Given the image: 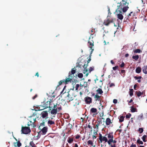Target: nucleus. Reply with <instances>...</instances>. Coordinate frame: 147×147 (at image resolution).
<instances>
[{
    "label": "nucleus",
    "mask_w": 147,
    "mask_h": 147,
    "mask_svg": "<svg viewBox=\"0 0 147 147\" xmlns=\"http://www.w3.org/2000/svg\"><path fill=\"white\" fill-rule=\"evenodd\" d=\"M131 0H122L119 3H118V4H119V5L117 6V9L122 11L124 13L129 8V1L131 3Z\"/></svg>",
    "instance_id": "obj_1"
},
{
    "label": "nucleus",
    "mask_w": 147,
    "mask_h": 147,
    "mask_svg": "<svg viewBox=\"0 0 147 147\" xmlns=\"http://www.w3.org/2000/svg\"><path fill=\"white\" fill-rule=\"evenodd\" d=\"M86 62L85 61H84L83 62L81 61L79 62L77 64V66L78 67H79L81 68L82 67H83L84 68L83 73L84 74H86V76H88V73H87L88 71V69H87V66H85V64Z\"/></svg>",
    "instance_id": "obj_2"
},
{
    "label": "nucleus",
    "mask_w": 147,
    "mask_h": 147,
    "mask_svg": "<svg viewBox=\"0 0 147 147\" xmlns=\"http://www.w3.org/2000/svg\"><path fill=\"white\" fill-rule=\"evenodd\" d=\"M108 16L107 17V19L105 20L103 22L104 24L106 26H108L111 23H113L114 22V20H115V19H110V16H109L111 15V13H110V8L109 7H108Z\"/></svg>",
    "instance_id": "obj_3"
},
{
    "label": "nucleus",
    "mask_w": 147,
    "mask_h": 147,
    "mask_svg": "<svg viewBox=\"0 0 147 147\" xmlns=\"http://www.w3.org/2000/svg\"><path fill=\"white\" fill-rule=\"evenodd\" d=\"M72 81L71 79L70 78H67L65 79L61 80L58 82V85L57 86H59L62 84H64L66 85L68 84L69 82H71Z\"/></svg>",
    "instance_id": "obj_4"
},
{
    "label": "nucleus",
    "mask_w": 147,
    "mask_h": 147,
    "mask_svg": "<svg viewBox=\"0 0 147 147\" xmlns=\"http://www.w3.org/2000/svg\"><path fill=\"white\" fill-rule=\"evenodd\" d=\"M36 118L34 116L32 115L30 116L29 117V121L30 122V124H28V126H30V125H31L33 127H35L36 126L34 123L36 121Z\"/></svg>",
    "instance_id": "obj_5"
},
{
    "label": "nucleus",
    "mask_w": 147,
    "mask_h": 147,
    "mask_svg": "<svg viewBox=\"0 0 147 147\" xmlns=\"http://www.w3.org/2000/svg\"><path fill=\"white\" fill-rule=\"evenodd\" d=\"M21 131L22 133L24 134H28L31 132L30 127H22Z\"/></svg>",
    "instance_id": "obj_6"
},
{
    "label": "nucleus",
    "mask_w": 147,
    "mask_h": 147,
    "mask_svg": "<svg viewBox=\"0 0 147 147\" xmlns=\"http://www.w3.org/2000/svg\"><path fill=\"white\" fill-rule=\"evenodd\" d=\"M41 130L39 131V132H38V135L37 136V137H38L37 138V139L39 138L40 136V135H39L40 134H42V135H45L46 134L47 132V131L48 128L46 127H44L42 128H41V129H40Z\"/></svg>",
    "instance_id": "obj_7"
},
{
    "label": "nucleus",
    "mask_w": 147,
    "mask_h": 147,
    "mask_svg": "<svg viewBox=\"0 0 147 147\" xmlns=\"http://www.w3.org/2000/svg\"><path fill=\"white\" fill-rule=\"evenodd\" d=\"M93 37H92V38H91L90 37L89 38V41H88V43L89 44L88 45V46L89 48H90V49L92 50L91 53L90 54L92 53L93 51L94 50V49H92V47L94 46V41L93 40Z\"/></svg>",
    "instance_id": "obj_8"
},
{
    "label": "nucleus",
    "mask_w": 147,
    "mask_h": 147,
    "mask_svg": "<svg viewBox=\"0 0 147 147\" xmlns=\"http://www.w3.org/2000/svg\"><path fill=\"white\" fill-rule=\"evenodd\" d=\"M74 98V95L72 94H70L68 93V94L66 97L65 100L67 102H70Z\"/></svg>",
    "instance_id": "obj_9"
},
{
    "label": "nucleus",
    "mask_w": 147,
    "mask_h": 147,
    "mask_svg": "<svg viewBox=\"0 0 147 147\" xmlns=\"http://www.w3.org/2000/svg\"><path fill=\"white\" fill-rule=\"evenodd\" d=\"M122 11H120L117 9L115 11V13L117 15L118 18L120 20L123 19V16L122 14Z\"/></svg>",
    "instance_id": "obj_10"
},
{
    "label": "nucleus",
    "mask_w": 147,
    "mask_h": 147,
    "mask_svg": "<svg viewBox=\"0 0 147 147\" xmlns=\"http://www.w3.org/2000/svg\"><path fill=\"white\" fill-rule=\"evenodd\" d=\"M74 68H72L71 71H69L68 74V78L71 79V81H72V79L74 78V74L76 73V69H74Z\"/></svg>",
    "instance_id": "obj_11"
},
{
    "label": "nucleus",
    "mask_w": 147,
    "mask_h": 147,
    "mask_svg": "<svg viewBox=\"0 0 147 147\" xmlns=\"http://www.w3.org/2000/svg\"><path fill=\"white\" fill-rule=\"evenodd\" d=\"M84 100L86 104H90L92 102V99L91 98L87 96L85 98Z\"/></svg>",
    "instance_id": "obj_12"
},
{
    "label": "nucleus",
    "mask_w": 147,
    "mask_h": 147,
    "mask_svg": "<svg viewBox=\"0 0 147 147\" xmlns=\"http://www.w3.org/2000/svg\"><path fill=\"white\" fill-rule=\"evenodd\" d=\"M41 117L43 118H45L46 117L47 118L48 116V113L47 111H43L41 113Z\"/></svg>",
    "instance_id": "obj_13"
},
{
    "label": "nucleus",
    "mask_w": 147,
    "mask_h": 147,
    "mask_svg": "<svg viewBox=\"0 0 147 147\" xmlns=\"http://www.w3.org/2000/svg\"><path fill=\"white\" fill-rule=\"evenodd\" d=\"M53 108L57 109L58 111H60L61 109V106L59 104H56L55 105H54Z\"/></svg>",
    "instance_id": "obj_14"
},
{
    "label": "nucleus",
    "mask_w": 147,
    "mask_h": 147,
    "mask_svg": "<svg viewBox=\"0 0 147 147\" xmlns=\"http://www.w3.org/2000/svg\"><path fill=\"white\" fill-rule=\"evenodd\" d=\"M50 103V101H47L46 102H45L43 104V107L45 109L47 108H49L50 107V105L49 104Z\"/></svg>",
    "instance_id": "obj_15"
},
{
    "label": "nucleus",
    "mask_w": 147,
    "mask_h": 147,
    "mask_svg": "<svg viewBox=\"0 0 147 147\" xmlns=\"http://www.w3.org/2000/svg\"><path fill=\"white\" fill-rule=\"evenodd\" d=\"M105 122L106 125H109L112 123V121L109 118H107L106 119Z\"/></svg>",
    "instance_id": "obj_16"
},
{
    "label": "nucleus",
    "mask_w": 147,
    "mask_h": 147,
    "mask_svg": "<svg viewBox=\"0 0 147 147\" xmlns=\"http://www.w3.org/2000/svg\"><path fill=\"white\" fill-rule=\"evenodd\" d=\"M97 110L96 108H91L90 110V113H95V114L96 115L97 113Z\"/></svg>",
    "instance_id": "obj_17"
},
{
    "label": "nucleus",
    "mask_w": 147,
    "mask_h": 147,
    "mask_svg": "<svg viewBox=\"0 0 147 147\" xmlns=\"http://www.w3.org/2000/svg\"><path fill=\"white\" fill-rule=\"evenodd\" d=\"M102 123V121L101 120H100L97 122V124L94 127V128H96V129H98V126L100 124H101Z\"/></svg>",
    "instance_id": "obj_18"
},
{
    "label": "nucleus",
    "mask_w": 147,
    "mask_h": 147,
    "mask_svg": "<svg viewBox=\"0 0 147 147\" xmlns=\"http://www.w3.org/2000/svg\"><path fill=\"white\" fill-rule=\"evenodd\" d=\"M108 135L107 137L109 139H113V136L112 133H109V134H106L105 135V136Z\"/></svg>",
    "instance_id": "obj_19"
},
{
    "label": "nucleus",
    "mask_w": 147,
    "mask_h": 147,
    "mask_svg": "<svg viewBox=\"0 0 147 147\" xmlns=\"http://www.w3.org/2000/svg\"><path fill=\"white\" fill-rule=\"evenodd\" d=\"M57 109L56 108H54L53 109L51 112V114L55 115L57 112Z\"/></svg>",
    "instance_id": "obj_20"
},
{
    "label": "nucleus",
    "mask_w": 147,
    "mask_h": 147,
    "mask_svg": "<svg viewBox=\"0 0 147 147\" xmlns=\"http://www.w3.org/2000/svg\"><path fill=\"white\" fill-rule=\"evenodd\" d=\"M100 141V142L102 143V141H105V142H108V140L107 139L106 137L103 136Z\"/></svg>",
    "instance_id": "obj_21"
},
{
    "label": "nucleus",
    "mask_w": 147,
    "mask_h": 147,
    "mask_svg": "<svg viewBox=\"0 0 147 147\" xmlns=\"http://www.w3.org/2000/svg\"><path fill=\"white\" fill-rule=\"evenodd\" d=\"M111 142H113L114 144H115L117 142V141L115 140H113V139H109L108 142V143L109 145H111Z\"/></svg>",
    "instance_id": "obj_22"
},
{
    "label": "nucleus",
    "mask_w": 147,
    "mask_h": 147,
    "mask_svg": "<svg viewBox=\"0 0 147 147\" xmlns=\"http://www.w3.org/2000/svg\"><path fill=\"white\" fill-rule=\"evenodd\" d=\"M142 68L143 73L145 74H147V66H144Z\"/></svg>",
    "instance_id": "obj_23"
},
{
    "label": "nucleus",
    "mask_w": 147,
    "mask_h": 147,
    "mask_svg": "<svg viewBox=\"0 0 147 147\" xmlns=\"http://www.w3.org/2000/svg\"><path fill=\"white\" fill-rule=\"evenodd\" d=\"M96 91L97 92V94H102L103 93V91L100 88H99L97 89L96 90Z\"/></svg>",
    "instance_id": "obj_24"
},
{
    "label": "nucleus",
    "mask_w": 147,
    "mask_h": 147,
    "mask_svg": "<svg viewBox=\"0 0 147 147\" xmlns=\"http://www.w3.org/2000/svg\"><path fill=\"white\" fill-rule=\"evenodd\" d=\"M47 123L48 125L49 126L50 125H54L55 124V122L54 121H53L51 120H49L48 121Z\"/></svg>",
    "instance_id": "obj_25"
},
{
    "label": "nucleus",
    "mask_w": 147,
    "mask_h": 147,
    "mask_svg": "<svg viewBox=\"0 0 147 147\" xmlns=\"http://www.w3.org/2000/svg\"><path fill=\"white\" fill-rule=\"evenodd\" d=\"M131 108V112L134 113L136 112H137V109L136 108L132 106L130 107Z\"/></svg>",
    "instance_id": "obj_26"
},
{
    "label": "nucleus",
    "mask_w": 147,
    "mask_h": 147,
    "mask_svg": "<svg viewBox=\"0 0 147 147\" xmlns=\"http://www.w3.org/2000/svg\"><path fill=\"white\" fill-rule=\"evenodd\" d=\"M142 69L140 67H137L136 69V72L137 73H140L141 72Z\"/></svg>",
    "instance_id": "obj_27"
},
{
    "label": "nucleus",
    "mask_w": 147,
    "mask_h": 147,
    "mask_svg": "<svg viewBox=\"0 0 147 147\" xmlns=\"http://www.w3.org/2000/svg\"><path fill=\"white\" fill-rule=\"evenodd\" d=\"M100 96H98L97 94L94 96V98L96 101L100 100Z\"/></svg>",
    "instance_id": "obj_28"
},
{
    "label": "nucleus",
    "mask_w": 147,
    "mask_h": 147,
    "mask_svg": "<svg viewBox=\"0 0 147 147\" xmlns=\"http://www.w3.org/2000/svg\"><path fill=\"white\" fill-rule=\"evenodd\" d=\"M73 141L74 139L73 138H70L69 137L67 139V142L69 143H72L73 142Z\"/></svg>",
    "instance_id": "obj_29"
},
{
    "label": "nucleus",
    "mask_w": 147,
    "mask_h": 147,
    "mask_svg": "<svg viewBox=\"0 0 147 147\" xmlns=\"http://www.w3.org/2000/svg\"><path fill=\"white\" fill-rule=\"evenodd\" d=\"M30 145L32 147H37L35 144L33 142V141H31L30 142Z\"/></svg>",
    "instance_id": "obj_30"
},
{
    "label": "nucleus",
    "mask_w": 147,
    "mask_h": 147,
    "mask_svg": "<svg viewBox=\"0 0 147 147\" xmlns=\"http://www.w3.org/2000/svg\"><path fill=\"white\" fill-rule=\"evenodd\" d=\"M125 117L123 116H121L120 117V119H119V122L120 123L122 122L124 119Z\"/></svg>",
    "instance_id": "obj_31"
},
{
    "label": "nucleus",
    "mask_w": 147,
    "mask_h": 147,
    "mask_svg": "<svg viewBox=\"0 0 147 147\" xmlns=\"http://www.w3.org/2000/svg\"><path fill=\"white\" fill-rule=\"evenodd\" d=\"M134 53H140L142 52V51L139 49H137L134 51Z\"/></svg>",
    "instance_id": "obj_32"
},
{
    "label": "nucleus",
    "mask_w": 147,
    "mask_h": 147,
    "mask_svg": "<svg viewBox=\"0 0 147 147\" xmlns=\"http://www.w3.org/2000/svg\"><path fill=\"white\" fill-rule=\"evenodd\" d=\"M45 126V122L43 121V122L40 124V125L39 127L38 128L39 129H41V127H43Z\"/></svg>",
    "instance_id": "obj_33"
},
{
    "label": "nucleus",
    "mask_w": 147,
    "mask_h": 147,
    "mask_svg": "<svg viewBox=\"0 0 147 147\" xmlns=\"http://www.w3.org/2000/svg\"><path fill=\"white\" fill-rule=\"evenodd\" d=\"M134 90L133 89H130L129 91V94L130 96H132L133 95Z\"/></svg>",
    "instance_id": "obj_34"
},
{
    "label": "nucleus",
    "mask_w": 147,
    "mask_h": 147,
    "mask_svg": "<svg viewBox=\"0 0 147 147\" xmlns=\"http://www.w3.org/2000/svg\"><path fill=\"white\" fill-rule=\"evenodd\" d=\"M50 103L49 104V105H50V107H49V108H52L54 106V105H55L54 103H53V102L52 101H50Z\"/></svg>",
    "instance_id": "obj_35"
},
{
    "label": "nucleus",
    "mask_w": 147,
    "mask_h": 147,
    "mask_svg": "<svg viewBox=\"0 0 147 147\" xmlns=\"http://www.w3.org/2000/svg\"><path fill=\"white\" fill-rule=\"evenodd\" d=\"M132 58L135 60L137 61L139 58V56L137 55L135 56H133L132 57Z\"/></svg>",
    "instance_id": "obj_36"
},
{
    "label": "nucleus",
    "mask_w": 147,
    "mask_h": 147,
    "mask_svg": "<svg viewBox=\"0 0 147 147\" xmlns=\"http://www.w3.org/2000/svg\"><path fill=\"white\" fill-rule=\"evenodd\" d=\"M88 73H90L94 69V67H90V68L89 69V70H88ZM87 73H88L87 72Z\"/></svg>",
    "instance_id": "obj_37"
},
{
    "label": "nucleus",
    "mask_w": 147,
    "mask_h": 147,
    "mask_svg": "<svg viewBox=\"0 0 147 147\" xmlns=\"http://www.w3.org/2000/svg\"><path fill=\"white\" fill-rule=\"evenodd\" d=\"M87 143H88V144L89 145H91V146H92L93 145V143L92 141L91 140H89L88 142Z\"/></svg>",
    "instance_id": "obj_38"
},
{
    "label": "nucleus",
    "mask_w": 147,
    "mask_h": 147,
    "mask_svg": "<svg viewBox=\"0 0 147 147\" xmlns=\"http://www.w3.org/2000/svg\"><path fill=\"white\" fill-rule=\"evenodd\" d=\"M143 118V115L142 113H141L139 116H138V119L139 120H140L141 119H142Z\"/></svg>",
    "instance_id": "obj_39"
},
{
    "label": "nucleus",
    "mask_w": 147,
    "mask_h": 147,
    "mask_svg": "<svg viewBox=\"0 0 147 147\" xmlns=\"http://www.w3.org/2000/svg\"><path fill=\"white\" fill-rule=\"evenodd\" d=\"M146 136L145 135H144L142 137V139L143 140V141L144 142H146Z\"/></svg>",
    "instance_id": "obj_40"
},
{
    "label": "nucleus",
    "mask_w": 147,
    "mask_h": 147,
    "mask_svg": "<svg viewBox=\"0 0 147 147\" xmlns=\"http://www.w3.org/2000/svg\"><path fill=\"white\" fill-rule=\"evenodd\" d=\"M131 116V114L130 113H129L126 115V116H125L126 118V119L129 118Z\"/></svg>",
    "instance_id": "obj_41"
},
{
    "label": "nucleus",
    "mask_w": 147,
    "mask_h": 147,
    "mask_svg": "<svg viewBox=\"0 0 147 147\" xmlns=\"http://www.w3.org/2000/svg\"><path fill=\"white\" fill-rule=\"evenodd\" d=\"M137 142L138 143L141 144H143V143L142 141L140 140V139H138L137 140Z\"/></svg>",
    "instance_id": "obj_42"
},
{
    "label": "nucleus",
    "mask_w": 147,
    "mask_h": 147,
    "mask_svg": "<svg viewBox=\"0 0 147 147\" xmlns=\"http://www.w3.org/2000/svg\"><path fill=\"white\" fill-rule=\"evenodd\" d=\"M138 131L140 132V134H141L143 131V129L142 128H139L138 129Z\"/></svg>",
    "instance_id": "obj_43"
},
{
    "label": "nucleus",
    "mask_w": 147,
    "mask_h": 147,
    "mask_svg": "<svg viewBox=\"0 0 147 147\" xmlns=\"http://www.w3.org/2000/svg\"><path fill=\"white\" fill-rule=\"evenodd\" d=\"M17 146L18 147H20L21 146L22 144L20 142V141H18V142H17Z\"/></svg>",
    "instance_id": "obj_44"
},
{
    "label": "nucleus",
    "mask_w": 147,
    "mask_h": 147,
    "mask_svg": "<svg viewBox=\"0 0 147 147\" xmlns=\"http://www.w3.org/2000/svg\"><path fill=\"white\" fill-rule=\"evenodd\" d=\"M78 77L79 78H82L83 77V74L82 73H79L78 75Z\"/></svg>",
    "instance_id": "obj_45"
},
{
    "label": "nucleus",
    "mask_w": 147,
    "mask_h": 147,
    "mask_svg": "<svg viewBox=\"0 0 147 147\" xmlns=\"http://www.w3.org/2000/svg\"><path fill=\"white\" fill-rule=\"evenodd\" d=\"M143 94L142 92H141L140 91H139L137 93V96L138 97L140 96L141 95Z\"/></svg>",
    "instance_id": "obj_46"
},
{
    "label": "nucleus",
    "mask_w": 147,
    "mask_h": 147,
    "mask_svg": "<svg viewBox=\"0 0 147 147\" xmlns=\"http://www.w3.org/2000/svg\"><path fill=\"white\" fill-rule=\"evenodd\" d=\"M98 129H96V130H94V131L93 134L94 135H96L97 134V131H98Z\"/></svg>",
    "instance_id": "obj_47"
},
{
    "label": "nucleus",
    "mask_w": 147,
    "mask_h": 147,
    "mask_svg": "<svg viewBox=\"0 0 147 147\" xmlns=\"http://www.w3.org/2000/svg\"><path fill=\"white\" fill-rule=\"evenodd\" d=\"M134 78L136 80H138V79H141L142 77L141 76H138V77H137V76H134Z\"/></svg>",
    "instance_id": "obj_48"
},
{
    "label": "nucleus",
    "mask_w": 147,
    "mask_h": 147,
    "mask_svg": "<svg viewBox=\"0 0 147 147\" xmlns=\"http://www.w3.org/2000/svg\"><path fill=\"white\" fill-rule=\"evenodd\" d=\"M109 84H110V85H109V87H112L115 86V84L113 83H111L110 84V83L109 82Z\"/></svg>",
    "instance_id": "obj_49"
},
{
    "label": "nucleus",
    "mask_w": 147,
    "mask_h": 147,
    "mask_svg": "<svg viewBox=\"0 0 147 147\" xmlns=\"http://www.w3.org/2000/svg\"><path fill=\"white\" fill-rule=\"evenodd\" d=\"M79 86H80L78 84H77L76 85V89H75L76 90H78V88L79 87Z\"/></svg>",
    "instance_id": "obj_50"
},
{
    "label": "nucleus",
    "mask_w": 147,
    "mask_h": 147,
    "mask_svg": "<svg viewBox=\"0 0 147 147\" xmlns=\"http://www.w3.org/2000/svg\"><path fill=\"white\" fill-rule=\"evenodd\" d=\"M118 68V66H115V67H113V70H115L116 69H117Z\"/></svg>",
    "instance_id": "obj_51"
},
{
    "label": "nucleus",
    "mask_w": 147,
    "mask_h": 147,
    "mask_svg": "<svg viewBox=\"0 0 147 147\" xmlns=\"http://www.w3.org/2000/svg\"><path fill=\"white\" fill-rule=\"evenodd\" d=\"M125 65V63H124L123 62L121 65H120V66L121 67H123Z\"/></svg>",
    "instance_id": "obj_52"
},
{
    "label": "nucleus",
    "mask_w": 147,
    "mask_h": 147,
    "mask_svg": "<svg viewBox=\"0 0 147 147\" xmlns=\"http://www.w3.org/2000/svg\"><path fill=\"white\" fill-rule=\"evenodd\" d=\"M66 87V86H65L63 90L61 92V94H63L64 93H65V92H63V91H64V89H65V87Z\"/></svg>",
    "instance_id": "obj_53"
},
{
    "label": "nucleus",
    "mask_w": 147,
    "mask_h": 147,
    "mask_svg": "<svg viewBox=\"0 0 147 147\" xmlns=\"http://www.w3.org/2000/svg\"><path fill=\"white\" fill-rule=\"evenodd\" d=\"M113 103L114 104H116L117 103V100L116 99H114L113 101Z\"/></svg>",
    "instance_id": "obj_54"
},
{
    "label": "nucleus",
    "mask_w": 147,
    "mask_h": 147,
    "mask_svg": "<svg viewBox=\"0 0 147 147\" xmlns=\"http://www.w3.org/2000/svg\"><path fill=\"white\" fill-rule=\"evenodd\" d=\"M102 137H103V136H102V134H99V140H101V138H102Z\"/></svg>",
    "instance_id": "obj_55"
},
{
    "label": "nucleus",
    "mask_w": 147,
    "mask_h": 147,
    "mask_svg": "<svg viewBox=\"0 0 147 147\" xmlns=\"http://www.w3.org/2000/svg\"><path fill=\"white\" fill-rule=\"evenodd\" d=\"M80 137V136L79 135H77L75 137V138L77 139H78Z\"/></svg>",
    "instance_id": "obj_56"
},
{
    "label": "nucleus",
    "mask_w": 147,
    "mask_h": 147,
    "mask_svg": "<svg viewBox=\"0 0 147 147\" xmlns=\"http://www.w3.org/2000/svg\"><path fill=\"white\" fill-rule=\"evenodd\" d=\"M37 97V94H36L34 96L32 97V98L33 99H35Z\"/></svg>",
    "instance_id": "obj_57"
},
{
    "label": "nucleus",
    "mask_w": 147,
    "mask_h": 147,
    "mask_svg": "<svg viewBox=\"0 0 147 147\" xmlns=\"http://www.w3.org/2000/svg\"><path fill=\"white\" fill-rule=\"evenodd\" d=\"M130 147H136V145L135 144H133L130 146Z\"/></svg>",
    "instance_id": "obj_58"
},
{
    "label": "nucleus",
    "mask_w": 147,
    "mask_h": 147,
    "mask_svg": "<svg viewBox=\"0 0 147 147\" xmlns=\"http://www.w3.org/2000/svg\"><path fill=\"white\" fill-rule=\"evenodd\" d=\"M111 146V147H116V146L115 144H114L113 145H112L111 144V145H109Z\"/></svg>",
    "instance_id": "obj_59"
},
{
    "label": "nucleus",
    "mask_w": 147,
    "mask_h": 147,
    "mask_svg": "<svg viewBox=\"0 0 147 147\" xmlns=\"http://www.w3.org/2000/svg\"><path fill=\"white\" fill-rule=\"evenodd\" d=\"M96 135H93L92 136V139H96Z\"/></svg>",
    "instance_id": "obj_60"
},
{
    "label": "nucleus",
    "mask_w": 147,
    "mask_h": 147,
    "mask_svg": "<svg viewBox=\"0 0 147 147\" xmlns=\"http://www.w3.org/2000/svg\"><path fill=\"white\" fill-rule=\"evenodd\" d=\"M125 70L123 69V70H121V72L122 73H125Z\"/></svg>",
    "instance_id": "obj_61"
},
{
    "label": "nucleus",
    "mask_w": 147,
    "mask_h": 147,
    "mask_svg": "<svg viewBox=\"0 0 147 147\" xmlns=\"http://www.w3.org/2000/svg\"><path fill=\"white\" fill-rule=\"evenodd\" d=\"M91 60V57H90V58L87 61L88 63H89L90 62V61Z\"/></svg>",
    "instance_id": "obj_62"
},
{
    "label": "nucleus",
    "mask_w": 147,
    "mask_h": 147,
    "mask_svg": "<svg viewBox=\"0 0 147 147\" xmlns=\"http://www.w3.org/2000/svg\"><path fill=\"white\" fill-rule=\"evenodd\" d=\"M137 86V85H136V84H135L134 85V89L135 90H136V87Z\"/></svg>",
    "instance_id": "obj_63"
},
{
    "label": "nucleus",
    "mask_w": 147,
    "mask_h": 147,
    "mask_svg": "<svg viewBox=\"0 0 147 147\" xmlns=\"http://www.w3.org/2000/svg\"><path fill=\"white\" fill-rule=\"evenodd\" d=\"M39 75L38 72H36L35 75V76H37V77H38Z\"/></svg>",
    "instance_id": "obj_64"
}]
</instances>
